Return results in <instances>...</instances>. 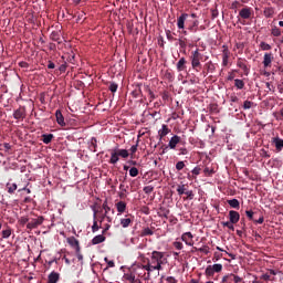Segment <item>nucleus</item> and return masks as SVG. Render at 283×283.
<instances>
[{
	"instance_id": "obj_1",
	"label": "nucleus",
	"mask_w": 283,
	"mask_h": 283,
	"mask_svg": "<svg viewBox=\"0 0 283 283\" xmlns=\"http://www.w3.org/2000/svg\"><path fill=\"white\" fill-rule=\"evenodd\" d=\"M167 264V258L165 256V252L153 251L150 255V260L146 265H143L144 271L151 273V271H163V265Z\"/></svg>"
},
{
	"instance_id": "obj_2",
	"label": "nucleus",
	"mask_w": 283,
	"mask_h": 283,
	"mask_svg": "<svg viewBox=\"0 0 283 283\" xmlns=\"http://www.w3.org/2000/svg\"><path fill=\"white\" fill-rule=\"evenodd\" d=\"M202 59V55L200 54V51L196 50L191 53L190 61L192 70H197V67H201L200 60Z\"/></svg>"
},
{
	"instance_id": "obj_3",
	"label": "nucleus",
	"mask_w": 283,
	"mask_h": 283,
	"mask_svg": "<svg viewBox=\"0 0 283 283\" xmlns=\"http://www.w3.org/2000/svg\"><path fill=\"white\" fill-rule=\"evenodd\" d=\"M43 217L31 219V221L28 222L27 228L30 230L36 229L38 227H41V224H43Z\"/></svg>"
},
{
	"instance_id": "obj_4",
	"label": "nucleus",
	"mask_w": 283,
	"mask_h": 283,
	"mask_svg": "<svg viewBox=\"0 0 283 283\" xmlns=\"http://www.w3.org/2000/svg\"><path fill=\"white\" fill-rule=\"evenodd\" d=\"M102 208L104 209V214L102 217V220H107L108 223L112 222V217H109V211H112V208L107 205V200H105L102 205Z\"/></svg>"
},
{
	"instance_id": "obj_5",
	"label": "nucleus",
	"mask_w": 283,
	"mask_h": 283,
	"mask_svg": "<svg viewBox=\"0 0 283 283\" xmlns=\"http://www.w3.org/2000/svg\"><path fill=\"white\" fill-rule=\"evenodd\" d=\"M181 240L187 247H193V234L191 232H185L181 235Z\"/></svg>"
},
{
	"instance_id": "obj_6",
	"label": "nucleus",
	"mask_w": 283,
	"mask_h": 283,
	"mask_svg": "<svg viewBox=\"0 0 283 283\" xmlns=\"http://www.w3.org/2000/svg\"><path fill=\"white\" fill-rule=\"evenodd\" d=\"M239 17H241V19H251V17H253V10L249 7H245L240 10Z\"/></svg>"
},
{
	"instance_id": "obj_7",
	"label": "nucleus",
	"mask_w": 283,
	"mask_h": 283,
	"mask_svg": "<svg viewBox=\"0 0 283 283\" xmlns=\"http://www.w3.org/2000/svg\"><path fill=\"white\" fill-rule=\"evenodd\" d=\"M189 19V14L182 13L178 19H177V28L178 30H185V21Z\"/></svg>"
},
{
	"instance_id": "obj_8",
	"label": "nucleus",
	"mask_w": 283,
	"mask_h": 283,
	"mask_svg": "<svg viewBox=\"0 0 283 283\" xmlns=\"http://www.w3.org/2000/svg\"><path fill=\"white\" fill-rule=\"evenodd\" d=\"M229 218H230V222L232 224H238V222H240V212H238L235 210H230Z\"/></svg>"
},
{
	"instance_id": "obj_9",
	"label": "nucleus",
	"mask_w": 283,
	"mask_h": 283,
	"mask_svg": "<svg viewBox=\"0 0 283 283\" xmlns=\"http://www.w3.org/2000/svg\"><path fill=\"white\" fill-rule=\"evenodd\" d=\"M271 63H273V53H265L263 56V66L271 67Z\"/></svg>"
},
{
	"instance_id": "obj_10",
	"label": "nucleus",
	"mask_w": 283,
	"mask_h": 283,
	"mask_svg": "<svg viewBox=\"0 0 283 283\" xmlns=\"http://www.w3.org/2000/svg\"><path fill=\"white\" fill-rule=\"evenodd\" d=\"M178 143H180V136L178 135L172 136L168 143L169 149H176Z\"/></svg>"
},
{
	"instance_id": "obj_11",
	"label": "nucleus",
	"mask_w": 283,
	"mask_h": 283,
	"mask_svg": "<svg viewBox=\"0 0 283 283\" xmlns=\"http://www.w3.org/2000/svg\"><path fill=\"white\" fill-rule=\"evenodd\" d=\"M171 130L169 129V127L167 125H163L161 129L158 130V136L160 138V140H163V138H165V136H167V134H169Z\"/></svg>"
},
{
	"instance_id": "obj_12",
	"label": "nucleus",
	"mask_w": 283,
	"mask_h": 283,
	"mask_svg": "<svg viewBox=\"0 0 283 283\" xmlns=\"http://www.w3.org/2000/svg\"><path fill=\"white\" fill-rule=\"evenodd\" d=\"M229 49H223V52H222V65L223 67H227L229 65Z\"/></svg>"
},
{
	"instance_id": "obj_13",
	"label": "nucleus",
	"mask_w": 283,
	"mask_h": 283,
	"mask_svg": "<svg viewBox=\"0 0 283 283\" xmlns=\"http://www.w3.org/2000/svg\"><path fill=\"white\" fill-rule=\"evenodd\" d=\"M116 209H117L118 216H120L122 213H125L127 209V203H125L124 201H119L116 203Z\"/></svg>"
},
{
	"instance_id": "obj_14",
	"label": "nucleus",
	"mask_w": 283,
	"mask_h": 283,
	"mask_svg": "<svg viewBox=\"0 0 283 283\" xmlns=\"http://www.w3.org/2000/svg\"><path fill=\"white\" fill-rule=\"evenodd\" d=\"M55 118H56V122L61 125V127H65V118L63 117V114L61 113V111L55 112Z\"/></svg>"
},
{
	"instance_id": "obj_15",
	"label": "nucleus",
	"mask_w": 283,
	"mask_h": 283,
	"mask_svg": "<svg viewBox=\"0 0 283 283\" xmlns=\"http://www.w3.org/2000/svg\"><path fill=\"white\" fill-rule=\"evenodd\" d=\"M273 143L275 145L276 150L282 151V149H283V139L280 138V137H275V138H273Z\"/></svg>"
},
{
	"instance_id": "obj_16",
	"label": "nucleus",
	"mask_w": 283,
	"mask_h": 283,
	"mask_svg": "<svg viewBox=\"0 0 283 283\" xmlns=\"http://www.w3.org/2000/svg\"><path fill=\"white\" fill-rule=\"evenodd\" d=\"M25 116V111H23V108H19L13 113V117L15 118V120H21V118H24Z\"/></svg>"
},
{
	"instance_id": "obj_17",
	"label": "nucleus",
	"mask_w": 283,
	"mask_h": 283,
	"mask_svg": "<svg viewBox=\"0 0 283 283\" xmlns=\"http://www.w3.org/2000/svg\"><path fill=\"white\" fill-rule=\"evenodd\" d=\"M60 280V274L57 272H51L49 274V283H56Z\"/></svg>"
},
{
	"instance_id": "obj_18",
	"label": "nucleus",
	"mask_w": 283,
	"mask_h": 283,
	"mask_svg": "<svg viewBox=\"0 0 283 283\" xmlns=\"http://www.w3.org/2000/svg\"><path fill=\"white\" fill-rule=\"evenodd\" d=\"M187 64V60L185 57H180V60L177 63V70L178 72L185 71V65Z\"/></svg>"
},
{
	"instance_id": "obj_19",
	"label": "nucleus",
	"mask_w": 283,
	"mask_h": 283,
	"mask_svg": "<svg viewBox=\"0 0 283 283\" xmlns=\"http://www.w3.org/2000/svg\"><path fill=\"white\" fill-rule=\"evenodd\" d=\"M102 242H105V235L103 234H98L92 240V244H101Z\"/></svg>"
},
{
	"instance_id": "obj_20",
	"label": "nucleus",
	"mask_w": 283,
	"mask_h": 283,
	"mask_svg": "<svg viewBox=\"0 0 283 283\" xmlns=\"http://www.w3.org/2000/svg\"><path fill=\"white\" fill-rule=\"evenodd\" d=\"M118 156L119 155L116 150H113L111 153V160H109L111 165H116V163H118Z\"/></svg>"
},
{
	"instance_id": "obj_21",
	"label": "nucleus",
	"mask_w": 283,
	"mask_h": 283,
	"mask_svg": "<svg viewBox=\"0 0 283 283\" xmlns=\"http://www.w3.org/2000/svg\"><path fill=\"white\" fill-rule=\"evenodd\" d=\"M228 205L232 207V209H240V201L238 199L228 200Z\"/></svg>"
},
{
	"instance_id": "obj_22",
	"label": "nucleus",
	"mask_w": 283,
	"mask_h": 283,
	"mask_svg": "<svg viewBox=\"0 0 283 283\" xmlns=\"http://www.w3.org/2000/svg\"><path fill=\"white\" fill-rule=\"evenodd\" d=\"M42 140L44 143V145H50V143H52V138H54V135L52 134H48V135H42Z\"/></svg>"
},
{
	"instance_id": "obj_23",
	"label": "nucleus",
	"mask_w": 283,
	"mask_h": 283,
	"mask_svg": "<svg viewBox=\"0 0 283 283\" xmlns=\"http://www.w3.org/2000/svg\"><path fill=\"white\" fill-rule=\"evenodd\" d=\"M234 86L237 90H244V81L240 78L234 80Z\"/></svg>"
},
{
	"instance_id": "obj_24",
	"label": "nucleus",
	"mask_w": 283,
	"mask_h": 283,
	"mask_svg": "<svg viewBox=\"0 0 283 283\" xmlns=\"http://www.w3.org/2000/svg\"><path fill=\"white\" fill-rule=\"evenodd\" d=\"M198 25H200V22L198 20H195L192 22V25H190L188 30H190V32H198Z\"/></svg>"
},
{
	"instance_id": "obj_25",
	"label": "nucleus",
	"mask_w": 283,
	"mask_h": 283,
	"mask_svg": "<svg viewBox=\"0 0 283 283\" xmlns=\"http://www.w3.org/2000/svg\"><path fill=\"white\" fill-rule=\"evenodd\" d=\"M120 224H122L123 229H127V227H129V224H132V219H129V218L120 219Z\"/></svg>"
},
{
	"instance_id": "obj_26",
	"label": "nucleus",
	"mask_w": 283,
	"mask_h": 283,
	"mask_svg": "<svg viewBox=\"0 0 283 283\" xmlns=\"http://www.w3.org/2000/svg\"><path fill=\"white\" fill-rule=\"evenodd\" d=\"M272 36H282V31L277 27H273L271 30Z\"/></svg>"
},
{
	"instance_id": "obj_27",
	"label": "nucleus",
	"mask_w": 283,
	"mask_h": 283,
	"mask_svg": "<svg viewBox=\"0 0 283 283\" xmlns=\"http://www.w3.org/2000/svg\"><path fill=\"white\" fill-rule=\"evenodd\" d=\"M117 155L120 156V158H129V151H127V149L117 150Z\"/></svg>"
},
{
	"instance_id": "obj_28",
	"label": "nucleus",
	"mask_w": 283,
	"mask_h": 283,
	"mask_svg": "<svg viewBox=\"0 0 283 283\" xmlns=\"http://www.w3.org/2000/svg\"><path fill=\"white\" fill-rule=\"evenodd\" d=\"M10 235H12V229L7 228L6 230H2V238L3 239L10 238Z\"/></svg>"
},
{
	"instance_id": "obj_29",
	"label": "nucleus",
	"mask_w": 283,
	"mask_h": 283,
	"mask_svg": "<svg viewBox=\"0 0 283 283\" xmlns=\"http://www.w3.org/2000/svg\"><path fill=\"white\" fill-rule=\"evenodd\" d=\"M8 193H14V190L17 189V184H7Z\"/></svg>"
},
{
	"instance_id": "obj_30",
	"label": "nucleus",
	"mask_w": 283,
	"mask_h": 283,
	"mask_svg": "<svg viewBox=\"0 0 283 283\" xmlns=\"http://www.w3.org/2000/svg\"><path fill=\"white\" fill-rule=\"evenodd\" d=\"M145 235H154V231L149 228H145L143 231H142V237L145 238Z\"/></svg>"
},
{
	"instance_id": "obj_31",
	"label": "nucleus",
	"mask_w": 283,
	"mask_h": 283,
	"mask_svg": "<svg viewBox=\"0 0 283 283\" xmlns=\"http://www.w3.org/2000/svg\"><path fill=\"white\" fill-rule=\"evenodd\" d=\"M260 48H261V50H263V52H266V51L271 50V44H269L266 42H261Z\"/></svg>"
},
{
	"instance_id": "obj_32",
	"label": "nucleus",
	"mask_w": 283,
	"mask_h": 283,
	"mask_svg": "<svg viewBox=\"0 0 283 283\" xmlns=\"http://www.w3.org/2000/svg\"><path fill=\"white\" fill-rule=\"evenodd\" d=\"M211 266H212V271L214 273H220L222 271V264H220V263L213 264Z\"/></svg>"
},
{
	"instance_id": "obj_33",
	"label": "nucleus",
	"mask_w": 283,
	"mask_h": 283,
	"mask_svg": "<svg viewBox=\"0 0 283 283\" xmlns=\"http://www.w3.org/2000/svg\"><path fill=\"white\" fill-rule=\"evenodd\" d=\"M126 280H127L128 282H130V283H136V282H138V279H136V275H134V274H127V275H126Z\"/></svg>"
},
{
	"instance_id": "obj_34",
	"label": "nucleus",
	"mask_w": 283,
	"mask_h": 283,
	"mask_svg": "<svg viewBox=\"0 0 283 283\" xmlns=\"http://www.w3.org/2000/svg\"><path fill=\"white\" fill-rule=\"evenodd\" d=\"M216 272H213V268L212 265H208L206 268V275H208L209 277H211Z\"/></svg>"
},
{
	"instance_id": "obj_35",
	"label": "nucleus",
	"mask_w": 283,
	"mask_h": 283,
	"mask_svg": "<svg viewBox=\"0 0 283 283\" xmlns=\"http://www.w3.org/2000/svg\"><path fill=\"white\" fill-rule=\"evenodd\" d=\"M129 176H132V178H136V176H138V168L132 167L129 169Z\"/></svg>"
},
{
	"instance_id": "obj_36",
	"label": "nucleus",
	"mask_w": 283,
	"mask_h": 283,
	"mask_svg": "<svg viewBox=\"0 0 283 283\" xmlns=\"http://www.w3.org/2000/svg\"><path fill=\"white\" fill-rule=\"evenodd\" d=\"M108 90L114 94L117 92L118 90V84L116 83H111L109 86H108Z\"/></svg>"
},
{
	"instance_id": "obj_37",
	"label": "nucleus",
	"mask_w": 283,
	"mask_h": 283,
	"mask_svg": "<svg viewBox=\"0 0 283 283\" xmlns=\"http://www.w3.org/2000/svg\"><path fill=\"white\" fill-rule=\"evenodd\" d=\"M230 277L232 279V282H233V283H240V282H242V277H240L239 275L230 274Z\"/></svg>"
},
{
	"instance_id": "obj_38",
	"label": "nucleus",
	"mask_w": 283,
	"mask_h": 283,
	"mask_svg": "<svg viewBox=\"0 0 283 283\" xmlns=\"http://www.w3.org/2000/svg\"><path fill=\"white\" fill-rule=\"evenodd\" d=\"M177 192L179 196H182L186 193L185 185H180L177 187Z\"/></svg>"
},
{
	"instance_id": "obj_39",
	"label": "nucleus",
	"mask_w": 283,
	"mask_h": 283,
	"mask_svg": "<svg viewBox=\"0 0 283 283\" xmlns=\"http://www.w3.org/2000/svg\"><path fill=\"white\" fill-rule=\"evenodd\" d=\"M176 169L177 171H182V169H185V161H178L176 164Z\"/></svg>"
},
{
	"instance_id": "obj_40",
	"label": "nucleus",
	"mask_w": 283,
	"mask_h": 283,
	"mask_svg": "<svg viewBox=\"0 0 283 283\" xmlns=\"http://www.w3.org/2000/svg\"><path fill=\"white\" fill-rule=\"evenodd\" d=\"M175 249H177V251H182V242L179 241H175L174 243Z\"/></svg>"
},
{
	"instance_id": "obj_41",
	"label": "nucleus",
	"mask_w": 283,
	"mask_h": 283,
	"mask_svg": "<svg viewBox=\"0 0 283 283\" xmlns=\"http://www.w3.org/2000/svg\"><path fill=\"white\" fill-rule=\"evenodd\" d=\"M153 191H154V186L144 187V192L147 193V196H149V193H151Z\"/></svg>"
},
{
	"instance_id": "obj_42",
	"label": "nucleus",
	"mask_w": 283,
	"mask_h": 283,
	"mask_svg": "<svg viewBox=\"0 0 283 283\" xmlns=\"http://www.w3.org/2000/svg\"><path fill=\"white\" fill-rule=\"evenodd\" d=\"M251 107H253V102H251V101H245V102L243 103V108H245V109H251Z\"/></svg>"
},
{
	"instance_id": "obj_43",
	"label": "nucleus",
	"mask_w": 283,
	"mask_h": 283,
	"mask_svg": "<svg viewBox=\"0 0 283 283\" xmlns=\"http://www.w3.org/2000/svg\"><path fill=\"white\" fill-rule=\"evenodd\" d=\"M264 15L266 17V19H271V17H273V10L265 9L264 10Z\"/></svg>"
},
{
	"instance_id": "obj_44",
	"label": "nucleus",
	"mask_w": 283,
	"mask_h": 283,
	"mask_svg": "<svg viewBox=\"0 0 283 283\" xmlns=\"http://www.w3.org/2000/svg\"><path fill=\"white\" fill-rule=\"evenodd\" d=\"M97 142H96V138H92L91 139V149H93V151H96V146H97V144H96Z\"/></svg>"
},
{
	"instance_id": "obj_45",
	"label": "nucleus",
	"mask_w": 283,
	"mask_h": 283,
	"mask_svg": "<svg viewBox=\"0 0 283 283\" xmlns=\"http://www.w3.org/2000/svg\"><path fill=\"white\" fill-rule=\"evenodd\" d=\"M222 224H223V227H228V229H231V231H233V229H235L231 221L222 222Z\"/></svg>"
},
{
	"instance_id": "obj_46",
	"label": "nucleus",
	"mask_w": 283,
	"mask_h": 283,
	"mask_svg": "<svg viewBox=\"0 0 283 283\" xmlns=\"http://www.w3.org/2000/svg\"><path fill=\"white\" fill-rule=\"evenodd\" d=\"M92 231L93 233H96V231H98V222L96 221V219H94L93 221Z\"/></svg>"
},
{
	"instance_id": "obj_47",
	"label": "nucleus",
	"mask_w": 283,
	"mask_h": 283,
	"mask_svg": "<svg viewBox=\"0 0 283 283\" xmlns=\"http://www.w3.org/2000/svg\"><path fill=\"white\" fill-rule=\"evenodd\" d=\"M136 151H138V140H137L136 145H133L130 147V154H135Z\"/></svg>"
},
{
	"instance_id": "obj_48",
	"label": "nucleus",
	"mask_w": 283,
	"mask_h": 283,
	"mask_svg": "<svg viewBox=\"0 0 283 283\" xmlns=\"http://www.w3.org/2000/svg\"><path fill=\"white\" fill-rule=\"evenodd\" d=\"M238 8H240V2L233 1L232 4H231V9L232 10H238Z\"/></svg>"
},
{
	"instance_id": "obj_49",
	"label": "nucleus",
	"mask_w": 283,
	"mask_h": 283,
	"mask_svg": "<svg viewBox=\"0 0 283 283\" xmlns=\"http://www.w3.org/2000/svg\"><path fill=\"white\" fill-rule=\"evenodd\" d=\"M203 174H206V176H211V174H213V169H210L209 167L205 168Z\"/></svg>"
},
{
	"instance_id": "obj_50",
	"label": "nucleus",
	"mask_w": 283,
	"mask_h": 283,
	"mask_svg": "<svg viewBox=\"0 0 283 283\" xmlns=\"http://www.w3.org/2000/svg\"><path fill=\"white\" fill-rule=\"evenodd\" d=\"M28 222H30V219H28V217H21L20 219L21 224H28Z\"/></svg>"
},
{
	"instance_id": "obj_51",
	"label": "nucleus",
	"mask_w": 283,
	"mask_h": 283,
	"mask_svg": "<svg viewBox=\"0 0 283 283\" xmlns=\"http://www.w3.org/2000/svg\"><path fill=\"white\" fill-rule=\"evenodd\" d=\"M192 174H193V176H200V167H195L192 169Z\"/></svg>"
},
{
	"instance_id": "obj_52",
	"label": "nucleus",
	"mask_w": 283,
	"mask_h": 283,
	"mask_svg": "<svg viewBox=\"0 0 283 283\" xmlns=\"http://www.w3.org/2000/svg\"><path fill=\"white\" fill-rule=\"evenodd\" d=\"M245 216H248V218H249L250 220H253V211H252V210L245 211Z\"/></svg>"
},
{
	"instance_id": "obj_53",
	"label": "nucleus",
	"mask_w": 283,
	"mask_h": 283,
	"mask_svg": "<svg viewBox=\"0 0 283 283\" xmlns=\"http://www.w3.org/2000/svg\"><path fill=\"white\" fill-rule=\"evenodd\" d=\"M93 211V219L96 220V213H98V210H96V206H92Z\"/></svg>"
},
{
	"instance_id": "obj_54",
	"label": "nucleus",
	"mask_w": 283,
	"mask_h": 283,
	"mask_svg": "<svg viewBox=\"0 0 283 283\" xmlns=\"http://www.w3.org/2000/svg\"><path fill=\"white\" fill-rule=\"evenodd\" d=\"M185 193H186V196H188V197L190 198V200L193 199V191L188 190V191H186Z\"/></svg>"
},
{
	"instance_id": "obj_55",
	"label": "nucleus",
	"mask_w": 283,
	"mask_h": 283,
	"mask_svg": "<svg viewBox=\"0 0 283 283\" xmlns=\"http://www.w3.org/2000/svg\"><path fill=\"white\" fill-rule=\"evenodd\" d=\"M261 280H265V282H269V280H271V275H269V274H263V275L261 276Z\"/></svg>"
},
{
	"instance_id": "obj_56",
	"label": "nucleus",
	"mask_w": 283,
	"mask_h": 283,
	"mask_svg": "<svg viewBox=\"0 0 283 283\" xmlns=\"http://www.w3.org/2000/svg\"><path fill=\"white\" fill-rule=\"evenodd\" d=\"M233 78H235V74L234 73H229L228 74V81H233Z\"/></svg>"
},
{
	"instance_id": "obj_57",
	"label": "nucleus",
	"mask_w": 283,
	"mask_h": 283,
	"mask_svg": "<svg viewBox=\"0 0 283 283\" xmlns=\"http://www.w3.org/2000/svg\"><path fill=\"white\" fill-rule=\"evenodd\" d=\"M107 266H108V269H114V266H116V264L114 263V261H108Z\"/></svg>"
},
{
	"instance_id": "obj_58",
	"label": "nucleus",
	"mask_w": 283,
	"mask_h": 283,
	"mask_svg": "<svg viewBox=\"0 0 283 283\" xmlns=\"http://www.w3.org/2000/svg\"><path fill=\"white\" fill-rule=\"evenodd\" d=\"M48 67H49V70H54V67H56V65L54 64V62H49Z\"/></svg>"
},
{
	"instance_id": "obj_59",
	"label": "nucleus",
	"mask_w": 283,
	"mask_h": 283,
	"mask_svg": "<svg viewBox=\"0 0 283 283\" xmlns=\"http://www.w3.org/2000/svg\"><path fill=\"white\" fill-rule=\"evenodd\" d=\"M166 280L169 283H175L176 282V279H174V276H168Z\"/></svg>"
},
{
	"instance_id": "obj_60",
	"label": "nucleus",
	"mask_w": 283,
	"mask_h": 283,
	"mask_svg": "<svg viewBox=\"0 0 283 283\" xmlns=\"http://www.w3.org/2000/svg\"><path fill=\"white\" fill-rule=\"evenodd\" d=\"M256 222H258V224H263V222H264V217L259 218V220H256Z\"/></svg>"
},
{
	"instance_id": "obj_61",
	"label": "nucleus",
	"mask_w": 283,
	"mask_h": 283,
	"mask_svg": "<svg viewBox=\"0 0 283 283\" xmlns=\"http://www.w3.org/2000/svg\"><path fill=\"white\" fill-rule=\"evenodd\" d=\"M229 277H231V276H230V274H229V275L223 276L222 282H227V281L229 280Z\"/></svg>"
},
{
	"instance_id": "obj_62",
	"label": "nucleus",
	"mask_w": 283,
	"mask_h": 283,
	"mask_svg": "<svg viewBox=\"0 0 283 283\" xmlns=\"http://www.w3.org/2000/svg\"><path fill=\"white\" fill-rule=\"evenodd\" d=\"M22 191H27V193H31V190L29 188H23Z\"/></svg>"
},
{
	"instance_id": "obj_63",
	"label": "nucleus",
	"mask_w": 283,
	"mask_h": 283,
	"mask_svg": "<svg viewBox=\"0 0 283 283\" xmlns=\"http://www.w3.org/2000/svg\"><path fill=\"white\" fill-rule=\"evenodd\" d=\"M77 260H83V256L81 254H77Z\"/></svg>"
},
{
	"instance_id": "obj_64",
	"label": "nucleus",
	"mask_w": 283,
	"mask_h": 283,
	"mask_svg": "<svg viewBox=\"0 0 283 283\" xmlns=\"http://www.w3.org/2000/svg\"><path fill=\"white\" fill-rule=\"evenodd\" d=\"M279 17H280L281 19H283V11L279 14Z\"/></svg>"
}]
</instances>
